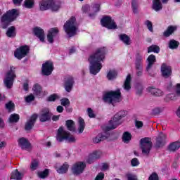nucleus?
Returning <instances> with one entry per match:
<instances>
[{"label":"nucleus","instance_id":"obj_1","mask_svg":"<svg viewBox=\"0 0 180 180\" xmlns=\"http://www.w3.org/2000/svg\"><path fill=\"white\" fill-rule=\"evenodd\" d=\"M106 56V48L101 47L96 49L89 58L90 74L96 75L102 70V62Z\"/></svg>","mask_w":180,"mask_h":180},{"label":"nucleus","instance_id":"obj_2","mask_svg":"<svg viewBox=\"0 0 180 180\" xmlns=\"http://www.w3.org/2000/svg\"><path fill=\"white\" fill-rule=\"evenodd\" d=\"M126 111L122 110L115 114L113 118L110 120L108 126H106L103 128L104 133H100L97 136L93 138V143L94 144H98V143H101V141H103V140H106L108 137H109V134L106 131H110V130H113L117 127L120 124H122L120 120L123 119V117H126Z\"/></svg>","mask_w":180,"mask_h":180},{"label":"nucleus","instance_id":"obj_3","mask_svg":"<svg viewBox=\"0 0 180 180\" xmlns=\"http://www.w3.org/2000/svg\"><path fill=\"white\" fill-rule=\"evenodd\" d=\"M19 16V11L18 9H11L4 13L1 18V27L6 29L11 22H13Z\"/></svg>","mask_w":180,"mask_h":180},{"label":"nucleus","instance_id":"obj_4","mask_svg":"<svg viewBox=\"0 0 180 180\" xmlns=\"http://www.w3.org/2000/svg\"><path fill=\"white\" fill-rule=\"evenodd\" d=\"M63 29L69 37H72L78 32V23L75 17L70 18L63 25Z\"/></svg>","mask_w":180,"mask_h":180},{"label":"nucleus","instance_id":"obj_5","mask_svg":"<svg viewBox=\"0 0 180 180\" xmlns=\"http://www.w3.org/2000/svg\"><path fill=\"white\" fill-rule=\"evenodd\" d=\"M56 140L59 143H62V141H64V140H65V141L68 143H75L76 141L75 136L70 134V132L64 130L63 127H60L58 129Z\"/></svg>","mask_w":180,"mask_h":180},{"label":"nucleus","instance_id":"obj_6","mask_svg":"<svg viewBox=\"0 0 180 180\" xmlns=\"http://www.w3.org/2000/svg\"><path fill=\"white\" fill-rule=\"evenodd\" d=\"M121 93L120 90L118 89L115 91H109L103 94V101L105 103L115 105L117 102H120Z\"/></svg>","mask_w":180,"mask_h":180},{"label":"nucleus","instance_id":"obj_7","mask_svg":"<svg viewBox=\"0 0 180 180\" xmlns=\"http://www.w3.org/2000/svg\"><path fill=\"white\" fill-rule=\"evenodd\" d=\"M40 11L51 9L53 12H57L60 9V5L53 0H43L39 3Z\"/></svg>","mask_w":180,"mask_h":180},{"label":"nucleus","instance_id":"obj_8","mask_svg":"<svg viewBox=\"0 0 180 180\" xmlns=\"http://www.w3.org/2000/svg\"><path fill=\"white\" fill-rule=\"evenodd\" d=\"M141 150L143 155H148L151 148L153 147V143L151 142V139L150 138H143L140 141Z\"/></svg>","mask_w":180,"mask_h":180},{"label":"nucleus","instance_id":"obj_9","mask_svg":"<svg viewBox=\"0 0 180 180\" xmlns=\"http://www.w3.org/2000/svg\"><path fill=\"white\" fill-rule=\"evenodd\" d=\"M135 71L136 77H141L143 75V56L141 53L136 54L135 58Z\"/></svg>","mask_w":180,"mask_h":180},{"label":"nucleus","instance_id":"obj_10","mask_svg":"<svg viewBox=\"0 0 180 180\" xmlns=\"http://www.w3.org/2000/svg\"><path fill=\"white\" fill-rule=\"evenodd\" d=\"M16 78V75L15 74V70H13V67L11 68V70L6 73V78L4 80L5 86L8 89H11L13 86V81Z\"/></svg>","mask_w":180,"mask_h":180},{"label":"nucleus","instance_id":"obj_11","mask_svg":"<svg viewBox=\"0 0 180 180\" xmlns=\"http://www.w3.org/2000/svg\"><path fill=\"white\" fill-rule=\"evenodd\" d=\"M75 84V80L74 79V77L71 75H68L64 77L63 86L66 92H71L72 91V88H74Z\"/></svg>","mask_w":180,"mask_h":180},{"label":"nucleus","instance_id":"obj_12","mask_svg":"<svg viewBox=\"0 0 180 180\" xmlns=\"http://www.w3.org/2000/svg\"><path fill=\"white\" fill-rule=\"evenodd\" d=\"M101 25L107 29H117V25H116V22L115 20H112V18L109 16L103 17L101 19Z\"/></svg>","mask_w":180,"mask_h":180},{"label":"nucleus","instance_id":"obj_13","mask_svg":"<svg viewBox=\"0 0 180 180\" xmlns=\"http://www.w3.org/2000/svg\"><path fill=\"white\" fill-rule=\"evenodd\" d=\"M29 50L30 49L27 46H20L16 49L14 53V56L15 58H18V60H22V58L26 57V56L29 54Z\"/></svg>","mask_w":180,"mask_h":180},{"label":"nucleus","instance_id":"obj_14","mask_svg":"<svg viewBox=\"0 0 180 180\" xmlns=\"http://www.w3.org/2000/svg\"><path fill=\"white\" fill-rule=\"evenodd\" d=\"M85 167H86V165H85V162H77L72 165L71 169L72 172L74 175H80V174H82V172H84V169H85Z\"/></svg>","mask_w":180,"mask_h":180},{"label":"nucleus","instance_id":"obj_15","mask_svg":"<svg viewBox=\"0 0 180 180\" xmlns=\"http://www.w3.org/2000/svg\"><path fill=\"white\" fill-rule=\"evenodd\" d=\"M53 70H54V68L53 67V62L46 61L45 63L42 64L41 71L43 75H51Z\"/></svg>","mask_w":180,"mask_h":180},{"label":"nucleus","instance_id":"obj_16","mask_svg":"<svg viewBox=\"0 0 180 180\" xmlns=\"http://www.w3.org/2000/svg\"><path fill=\"white\" fill-rule=\"evenodd\" d=\"M102 157V152L101 150H94L89 155V158L86 159L88 164H93L96 160H99Z\"/></svg>","mask_w":180,"mask_h":180},{"label":"nucleus","instance_id":"obj_17","mask_svg":"<svg viewBox=\"0 0 180 180\" xmlns=\"http://www.w3.org/2000/svg\"><path fill=\"white\" fill-rule=\"evenodd\" d=\"M18 146L22 150H26L27 151H30V150H32V144H30V142L24 137L18 139Z\"/></svg>","mask_w":180,"mask_h":180},{"label":"nucleus","instance_id":"obj_18","mask_svg":"<svg viewBox=\"0 0 180 180\" xmlns=\"http://www.w3.org/2000/svg\"><path fill=\"white\" fill-rule=\"evenodd\" d=\"M39 119L42 123H44V122H49V120L51 119V113H50L49 108H44L41 111L39 115Z\"/></svg>","mask_w":180,"mask_h":180},{"label":"nucleus","instance_id":"obj_19","mask_svg":"<svg viewBox=\"0 0 180 180\" xmlns=\"http://www.w3.org/2000/svg\"><path fill=\"white\" fill-rule=\"evenodd\" d=\"M160 71L164 78H169V76L172 74V70L171 69V67H169L166 63L162 64Z\"/></svg>","mask_w":180,"mask_h":180},{"label":"nucleus","instance_id":"obj_20","mask_svg":"<svg viewBox=\"0 0 180 180\" xmlns=\"http://www.w3.org/2000/svg\"><path fill=\"white\" fill-rule=\"evenodd\" d=\"M36 120H37V115L34 114L25 123V129L27 131H29V130H32L33 129V126H34Z\"/></svg>","mask_w":180,"mask_h":180},{"label":"nucleus","instance_id":"obj_21","mask_svg":"<svg viewBox=\"0 0 180 180\" xmlns=\"http://www.w3.org/2000/svg\"><path fill=\"white\" fill-rule=\"evenodd\" d=\"M58 28L54 27L51 28L47 34V40L49 43H54V37L58 34Z\"/></svg>","mask_w":180,"mask_h":180},{"label":"nucleus","instance_id":"obj_22","mask_svg":"<svg viewBox=\"0 0 180 180\" xmlns=\"http://www.w3.org/2000/svg\"><path fill=\"white\" fill-rule=\"evenodd\" d=\"M165 139H167V136L164 134H160L156 141V143L155 145V147L156 148H160L161 147H164L165 144Z\"/></svg>","mask_w":180,"mask_h":180},{"label":"nucleus","instance_id":"obj_23","mask_svg":"<svg viewBox=\"0 0 180 180\" xmlns=\"http://www.w3.org/2000/svg\"><path fill=\"white\" fill-rule=\"evenodd\" d=\"M33 33L39 39L40 41H44V30L43 29L36 27L33 30Z\"/></svg>","mask_w":180,"mask_h":180},{"label":"nucleus","instance_id":"obj_24","mask_svg":"<svg viewBox=\"0 0 180 180\" xmlns=\"http://www.w3.org/2000/svg\"><path fill=\"white\" fill-rule=\"evenodd\" d=\"M99 11H101V5L98 4H94L91 7V13H89V18L94 19Z\"/></svg>","mask_w":180,"mask_h":180},{"label":"nucleus","instance_id":"obj_25","mask_svg":"<svg viewBox=\"0 0 180 180\" xmlns=\"http://www.w3.org/2000/svg\"><path fill=\"white\" fill-rule=\"evenodd\" d=\"M149 94L153 95V96H164V91L160 89H155L154 87L148 88Z\"/></svg>","mask_w":180,"mask_h":180},{"label":"nucleus","instance_id":"obj_26","mask_svg":"<svg viewBox=\"0 0 180 180\" xmlns=\"http://www.w3.org/2000/svg\"><path fill=\"white\" fill-rule=\"evenodd\" d=\"M147 61L148 65L146 67V71L147 72H149L150 70H151V68H153V65H154V63H155L156 61L155 56L150 55L147 58Z\"/></svg>","mask_w":180,"mask_h":180},{"label":"nucleus","instance_id":"obj_27","mask_svg":"<svg viewBox=\"0 0 180 180\" xmlns=\"http://www.w3.org/2000/svg\"><path fill=\"white\" fill-rule=\"evenodd\" d=\"M178 27L174 25H169L167 30L163 32L165 37H169L174 32H176Z\"/></svg>","mask_w":180,"mask_h":180},{"label":"nucleus","instance_id":"obj_28","mask_svg":"<svg viewBox=\"0 0 180 180\" xmlns=\"http://www.w3.org/2000/svg\"><path fill=\"white\" fill-rule=\"evenodd\" d=\"M131 75H128L123 84V88L127 92H129L131 89Z\"/></svg>","mask_w":180,"mask_h":180},{"label":"nucleus","instance_id":"obj_29","mask_svg":"<svg viewBox=\"0 0 180 180\" xmlns=\"http://www.w3.org/2000/svg\"><path fill=\"white\" fill-rule=\"evenodd\" d=\"M152 9L155 12H160L162 9L161 0H153Z\"/></svg>","mask_w":180,"mask_h":180},{"label":"nucleus","instance_id":"obj_30","mask_svg":"<svg viewBox=\"0 0 180 180\" xmlns=\"http://www.w3.org/2000/svg\"><path fill=\"white\" fill-rule=\"evenodd\" d=\"M6 36L7 37H10V39H13L16 37V28L15 26H11L8 28L6 31Z\"/></svg>","mask_w":180,"mask_h":180},{"label":"nucleus","instance_id":"obj_31","mask_svg":"<svg viewBox=\"0 0 180 180\" xmlns=\"http://www.w3.org/2000/svg\"><path fill=\"white\" fill-rule=\"evenodd\" d=\"M119 39L121 41L124 43L126 46H130V37L125 34H121L119 35Z\"/></svg>","mask_w":180,"mask_h":180},{"label":"nucleus","instance_id":"obj_32","mask_svg":"<svg viewBox=\"0 0 180 180\" xmlns=\"http://www.w3.org/2000/svg\"><path fill=\"white\" fill-rule=\"evenodd\" d=\"M68 168H70V166L67 164V162H65L59 168L56 169V171L58 174H67V172H68Z\"/></svg>","mask_w":180,"mask_h":180},{"label":"nucleus","instance_id":"obj_33","mask_svg":"<svg viewBox=\"0 0 180 180\" xmlns=\"http://www.w3.org/2000/svg\"><path fill=\"white\" fill-rule=\"evenodd\" d=\"M22 177H23V174L19 172L18 169H15L11 173V179L22 180Z\"/></svg>","mask_w":180,"mask_h":180},{"label":"nucleus","instance_id":"obj_34","mask_svg":"<svg viewBox=\"0 0 180 180\" xmlns=\"http://www.w3.org/2000/svg\"><path fill=\"white\" fill-rule=\"evenodd\" d=\"M78 131L79 134L83 133L85 129V121L82 117H79L78 119Z\"/></svg>","mask_w":180,"mask_h":180},{"label":"nucleus","instance_id":"obj_35","mask_svg":"<svg viewBox=\"0 0 180 180\" xmlns=\"http://www.w3.org/2000/svg\"><path fill=\"white\" fill-rule=\"evenodd\" d=\"M179 46V42L178 41H176L175 39H171L169 41V49H171V50H175L178 49Z\"/></svg>","mask_w":180,"mask_h":180},{"label":"nucleus","instance_id":"obj_36","mask_svg":"<svg viewBox=\"0 0 180 180\" xmlns=\"http://www.w3.org/2000/svg\"><path fill=\"white\" fill-rule=\"evenodd\" d=\"M66 126L68 128V130L70 131H75V123L74 121L71 120H68L66 121Z\"/></svg>","mask_w":180,"mask_h":180},{"label":"nucleus","instance_id":"obj_37","mask_svg":"<svg viewBox=\"0 0 180 180\" xmlns=\"http://www.w3.org/2000/svg\"><path fill=\"white\" fill-rule=\"evenodd\" d=\"M117 77V72L115 70H110L107 74V78L109 81H113Z\"/></svg>","mask_w":180,"mask_h":180},{"label":"nucleus","instance_id":"obj_38","mask_svg":"<svg viewBox=\"0 0 180 180\" xmlns=\"http://www.w3.org/2000/svg\"><path fill=\"white\" fill-rule=\"evenodd\" d=\"M179 147H180V142L176 141L171 143L169 146V150L170 151H176V150H179Z\"/></svg>","mask_w":180,"mask_h":180},{"label":"nucleus","instance_id":"obj_39","mask_svg":"<svg viewBox=\"0 0 180 180\" xmlns=\"http://www.w3.org/2000/svg\"><path fill=\"white\" fill-rule=\"evenodd\" d=\"M148 53H156L158 54L160 53V46L157 45H151L148 48Z\"/></svg>","mask_w":180,"mask_h":180},{"label":"nucleus","instance_id":"obj_40","mask_svg":"<svg viewBox=\"0 0 180 180\" xmlns=\"http://www.w3.org/2000/svg\"><path fill=\"white\" fill-rule=\"evenodd\" d=\"M131 140V134L129 131H126L123 134L122 136V141L124 143H129Z\"/></svg>","mask_w":180,"mask_h":180},{"label":"nucleus","instance_id":"obj_41","mask_svg":"<svg viewBox=\"0 0 180 180\" xmlns=\"http://www.w3.org/2000/svg\"><path fill=\"white\" fill-rule=\"evenodd\" d=\"M19 115L18 114H12L9 117V122L10 123H18L19 122Z\"/></svg>","mask_w":180,"mask_h":180},{"label":"nucleus","instance_id":"obj_42","mask_svg":"<svg viewBox=\"0 0 180 180\" xmlns=\"http://www.w3.org/2000/svg\"><path fill=\"white\" fill-rule=\"evenodd\" d=\"M32 91L35 95H40L41 94V86L40 84H35L33 88Z\"/></svg>","mask_w":180,"mask_h":180},{"label":"nucleus","instance_id":"obj_43","mask_svg":"<svg viewBox=\"0 0 180 180\" xmlns=\"http://www.w3.org/2000/svg\"><path fill=\"white\" fill-rule=\"evenodd\" d=\"M131 8L133 11V13L137 14L139 13V4L136 0L132 1L131 2Z\"/></svg>","mask_w":180,"mask_h":180},{"label":"nucleus","instance_id":"obj_44","mask_svg":"<svg viewBox=\"0 0 180 180\" xmlns=\"http://www.w3.org/2000/svg\"><path fill=\"white\" fill-rule=\"evenodd\" d=\"M39 168V160H34L31 162L30 169L32 171H36Z\"/></svg>","mask_w":180,"mask_h":180},{"label":"nucleus","instance_id":"obj_45","mask_svg":"<svg viewBox=\"0 0 180 180\" xmlns=\"http://www.w3.org/2000/svg\"><path fill=\"white\" fill-rule=\"evenodd\" d=\"M33 5H34V1H33V0H25L24 2L25 8H27L28 9H32Z\"/></svg>","mask_w":180,"mask_h":180},{"label":"nucleus","instance_id":"obj_46","mask_svg":"<svg viewBox=\"0 0 180 180\" xmlns=\"http://www.w3.org/2000/svg\"><path fill=\"white\" fill-rule=\"evenodd\" d=\"M60 104L62 105V106H65V108H68L71 103L70 102V100L68 98H64L60 100Z\"/></svg>","mask_w":180,"mask_h":180},{"label":"nucleus","instance_id":"obj_47","mask_svg":"<svg viewBox=\"0 0 180 180\" xmlns=\"http://www.w3.org/2000/svg\"><path fill=\"white\" fill-rule=\"evenodd\" d=\"M145 25L146 26H147L149 32H154V30L153 29V22H151V21L150 20H146L145 21Z\"/></svg>","mask_w":180,"mask_h":180},{"label":"nucleus","instance_id":"obj_48","mask_svg":"<svg viewBox=\"0 0 180 180\" xmlns=\"http://www.w3.org/2000/svg\"><path fill=\"white\" fill-rule=\"evenodd\" d=\"M131 167H139L140 165V161H139V159L134 158L131 160Z\"/></svg>","mask_w":180,"mask_h":180},{"label":"nucleus","instance_id":"obj_49","mask_svg":"<svg viewBox=\"0 0 180 180\" xmlns=\"http://www.w3.org/2000/svg\"><path fill=\"white\" fill-rule=\"evenodd\" d=\"M38 175H39V178H42V179L46 178V176H47V175H49V169H45L43 172H40L39 173H38Z\"/></svg>","mask_w":180,"mask_h":180},{"label":"nucleus","instance_id":"obj_50","mask_svg":"<svg viewBox=\"0 0 180 180\" xmlns=\"http://www.w3.org/2000/svg\"><path fill=\"white\" fill-rule=\"evenodd\" d=\"M82 12H84V13H89V12H90L91 13V7L89 6V5L86 4L82 6Z\"/></svg>","mask_w":180,"mask_h":180},{"label":"nucleus","instance_id":"obj_51","mask_svg":"<svg viewBox=\"0 0 180 180\" xmlns=\"http://www.w3.org/2000/svg\"><path fill=\"white\" fill-rule=\"evenodd\" d=\"M176 99V96L174 94H171L167 96L166 101H175Z\"/></svg>","mask_w":180,"mask_h":180},{"label":"nucleus","instance_id":"obj_52","mask_svg":"<svg viewBox=\"0 0 180 180\" xmlns=\"http://www.w3.org/2000/svg\"><path fill=\"white\" fill-rule=\"evenodd\" d=\"M143 94V86H138L136 87V95L141 96Z\"/></svg>","mask_w":180,"mask_h":180},{"label":"nucleus","instance_id":"obj_53","mask_svg":"<svg viewBox=\"0 0 180 180\" xmlns=\"http://www.w3.org/2000/svg\"><path fill=\"white\" fill-rule=\"evenodd\" d=\"M32 101H34V96L33 94L25 97V102H27V103L32 102Z\"/></svg>","mask_w":180,"mask_h":180},{"label":"nucleus","instance_id":"obj_54","mask_svg":"<svg viewBox=\"0 0 180 180\" xmlns=\"http://www.w3.org/2000/svg\"><path fill=\"white\" fill-rule=\"evenodd\" d=\"M14 107H15V104L12 103V101H10L6 104V109L9 110H12V109H13Z\"/></svg>","mask_w":180,"mask_h":180},{"label":"nucleus","instance_id":"obj_55","mask_svg":"<svg viewBox=\"0 0 180 180\" xmlns=\"http://www.w3.org/2000/svg\"><path fill=\"white\" fill-rule=\"evenodd\" d=\"M87 113H88L89 117H91V118L95 117V113H94V110H92V108H89L87 109Z\"/></svg>","mask_w":180,"mask_h":180},{"label":"nucleus","instance_id":"obj_56","mask_svg":"<svg viewBox=\"0 0 180 180\" xmlns=\"http://www.w3.org/2000/svg\"><path fill=\"white\" fill-rule=\"evenodd\" d=\"M103 178H105V174H103V172H100L96 176L95 180H103Z\"/></svg>","mask_w":180,"mask_h":180},{"label":"nucleus","instance_id":"obj_57","mask_svg":"<svg viewBox=\"0 0 180 180\" xmlns=\"http://www.w3.org/2000/svg\"><path fill=\"white\" fill-rule=\"evenodd\" d=\"M58 96L56 94L53 95H51L49 98H48V101L49 102H54V101H56V99H57Z\"/></svg>","mask_w":180,"mask_h":180},{"label":"nucleus","instance_id":"obj_58","mask_svg":"<svg viewBox=\"0 0 180 180\" xmlns=\"http://www.w3.org/2000/svg\"><path fill=\"white\" fill-rule=\"evenodd\" d=\"M176 94L177 96H180V84L177 83L175 86Z\"/></svg>","mask_w":180,"mask_h":180},{"label":"nucleus","instance_id":"obj_59","mask_svg":"<svg viewBox=\"0 0 180 180\" xmlns=\"http://www.w3.org/2000/svg\"><path fill=\"white\" fill-rule=\"evenodd\" d=\"M148 180H158V175H157L155 173H153L149 176Z\"/></svg>","mask_w":180,"mask_h":180},{"label":"nucleus","instance_id":"obj_60","mask_svg":"<svg viewBox=\"0 0 180 180\" xmlns=\"http://www.w3.org/2000/svg\"><path fill=\"white\" fill-rule=\"evenodd\" d=\"M135 126L137 129H141L143 127V122L141 121H136Z\"/></svg>","mask_w":180,"mask_h":180},{"label":"nucleus","instance_id":"obj_61","mask_svg":"<svg viewBox=\"0 0 180 180\" xmlns=\"http://www.w3.org/2000/svg\"><path fill=\"white\" fill-rule=\"evenodd\" d=\"M57 112H58V113H63V110H64V108L61 105H58L56 108Z\"/></svg>","mask_w":180,"mask_h":180},{"label":"nucleus","instance_id":"obj_62","mask_svg":"<svg viewBox=\"0 0 180 180\" xmlns=\"http://www.w3.org/2000/svg\"><path fill=\"white\" fill-rule=\"evenodd\" d=\"M23 89L24 91H29V83L27 82L23 84Z\"/></svg>","mask_w":180,"mask_h":180},{"label":"nucleus","instance_id":"obj_63","mask_svg":"<svg viewBox=\"0 0 180 180\" xmlns=\"http://www.w3.org/2000/svg\"><path fill=\"white\" fill-rule=\"evenodd\" d=\"M23 0H13L14 5H18V6L22 4Z\"/></svg>","mask_w":180,"mask_h":180},{"label":"nucleus","instance_id":"obj_64","mask_svg":"<svg viewBox=\"0 0 180 180\" xmlns=\"http://www.w3.org/2000/svg\"><path fill=\"white\" fill-rule=\"evenodd\" d=\"M167 89H172L173 86H172V82H169L167 83Z\"/></svg>","mask_w":180,"mask_h":180}]
</instances>
